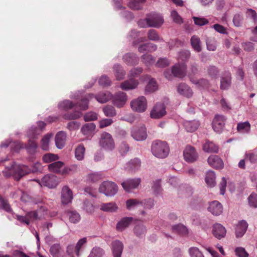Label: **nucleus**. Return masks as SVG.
<instances>
[{
    "label": "nucleus",
    "mask_w": 257,
    "mask_h": 257,
    "mask_svg": "<svg viewBox=\"0 0 257 257\" xmlns=\"http://www.w3.org/2000/svg\"><path fill=\"white\" fill-rule=\"evenodd\" d=\"M29 172L28 166L19 165L14 162L10 166L6 167L3 173L7 178L12 176L16 180L19 181Z\"/></svg>",
    "instance_id": "obj_1"
},
{
    "label": "nucleus",
    "mask_w": 257,
    "mask_h": 257,
    "mask_svg": "<svg viewBox=\"0 0 257 257\" xmlns=\"http://www.w3.org/2000/svg\"><path fill=\"white\" fill-rule=\"evenodd\" d=\"M151 151L155 157L164 158L168 155L169 148L166 142L157 140L152 143Z\"/></svg>",
    "instance_id": "obj_2"
},
{
    "label": "nucleus",
    "mask_w": 257,
    "mask_h": 257,
    "mask_svg": "<svg viewBox=\"0 0 257 257\" xmlns=\"http://www.w3.org/2000/svg\"><path fill=\"white\" fill-rule=\"evenodd\" d=\"M99 145L106 151H112L115 148V143L112 136L107 132H103L100 137Z\"/></svg>",
    "instance_id": "obj_3"
},
{
    "label": "nucleus",
    "mask_w": 257,
    "mask_h": 257,
    "mask_svg": "<svg viewBox=\"0 0 257 257\" xmlns=\"http://www.w3.org/2000/svg\"><path fill=\"white\" fill-rule=\"evenodd\" d=\"M99 190L107 196L114 195L117 192L118 188L116 184L110 181H104L100 186Z\"/></svg>",
    "instance_id": "obj_4"
},
{
    "label": "nucleus",
    "mask_w": 257,
    "mask_h": 257,
    "mask_svg": "<svg viewBox=\"0 0 257 257\" xmlns=\"http://www.w3.org/2000/svg\"><path fill=\"white\" fill-rule=\"evenodd\" d=\"M63 162L61 161H57L49 164L48 168L50 172L58 173L62 174L69 173L70 171L76 168V166H73L70 168H65L63 169Z\"/></svg>",
    "instance_id": "obj_5"
},
{
    "label": "nucleus",
    "mask_w": 257,
    "mask_h": 257,
    "mask_svg": "<svg viewBox=\"0 0 257 257\" xmlns=\"http://www.w3.org/2000/svg\"><path fill=\"white\" fill-rule=\"evenodd\" d=\"M39 183L41 186H44L50 188L56 187L58 183L57 177L52 174H47L43 177L40 181L39 180H34Z\"/></svg>",
    "instance_id": "obj_6"
},
{
    "label": "nucleus",
    "mask_w": 257,
    "mask_h": 257,
    "mask_svg": "<svg viewBox=\"0 0 257 257\" xmlns=\"http://www.w3.org/2000/svg\"><path fill=\"white\" fill-rule=\"evenodd\" d=\"M131 136L137 141H143L147 138L146 127L144 125L134 126L131 129Z\"/></svg>",
    "instance_id": "obj_7"
},
{
    "label": "nucleus",
    "mask_w": 257,
    "mask_h": 257,
    "mask_svg": "<svg viewBox=\"0 0 257 257\" xmlns=\"http://www.w3.org/2000/svg\"><path fill=\"white\" fill-rule=\"evenodd\" d=\"M147 100L143 96H140L137 99L133 100L131 103V106L133 110L139 112H144L147 108Z\"/></svg>",
    "instance_id": "obj_8"
},
{
    "label": "nucleus",
    "mask_w": 257,
    "mask_h": 257,
    "mask_svg": "<svg viewBox=\"0 0 257 257\" xmlns=\"http://www.w3.org/2000/svg\"><path fill=\"white\" fill-rule=\"evenodd\" d=\"M147 17L149 27L158 28L164 23L163 17L158 13H151L147 14Z\"/></svg>",
    "instance_id": "obj_9"
},
{
    "label": "nucleus",
    "mask_w": 257,
    "mask_h": 257,
    "mask_svg": "<svg viewBox=\"0 0 257 257\" xmlns=\"http://www.w3.org/2000/svg\"><path fill=\"white\" fill-rule=\"evenodd\" d=\"M165 105L162 103H157L150 112V116L152 118L159 119L164 116L166 113Z\"/></svg>",
    "instance_id": "obj_10"
},
{
    "label": "nucleus",
    "mask_w": 257,
    "mask_h": 257,
    "mask_svg": "<svg viewBox=\"0 0 257 257\" xmlns=\"http://www.w3.org/2000/svg\"><path fill=\"white\" fill-rule=\"evenodd\" d=\"M38 128L36 126H32L27 132V136L30 139H37L41 134L43 130L46 126V123L42 121L38 122Z\"/></svg>",
    "instance_id": "obj_11"
},
{
    "label": "nucleus",
    "mask_w": 257,
    "mask_h": 257,
    "mask_svg": "<svg viewBox=\"0 0 257 257\" xmlns=\"http://www.w3.org/2000/svg\"><path fill=\"white\" fill-rule=\"evenodd\" d=\"M226 118L222 115H216L212 121L213 130L218 133L222 132L225 125Z\"/></svg>",
    "instance_id": "obj_12"
},
{
    "label": "nucleus",
    "mask_w": 257,
    "mask_h": 257,
    "mask_svg": "<svg viewBox=\"0 0 257 257\" xmlns=\"http://www.w3.org/2000/svg\"><path fill=\"white\" fill-rule=\"evenodd\" d=\"M111 99L114 105L118 107H121L125 104L127 100V96L124 92L119 91L113 96L112 95Z\"/></svg>",
    "instance_id": "obj_13"
},
{
    "label": "nucleus",
    "mask_w": 257,
    "mask_h": 257,
    "mask_svg": "<svg viewBox=\"0 0 257 257\" xmlns=\"http://www.w3.org/2000/svg\"><path fill=\"white\" fill-rule=\"evenodd\" d=\"M187 66L184 63L175 65L172 69L171 73L179 78H182L186 75Z\"/></svg>",
    "instance_id": "obj_14"
},
{
    "label": "nucleus",
    "mask_w": 257,
    "mask_h": 257,
    "mask_svg": "<svg viewBox=\"0 0 257 257\" xmlns=\"http://www.w3.org/2000/svg\"><path fill=\"white\" fill-rule=\"evenodd\" d=\"M183 154L184 159L188 162H193L198 158V154L195 151V149L190 146H187L186 147Z\"/></svg>",
    "instance_id": "obj_15"
},
{
    "label": "nucleus",
    "mask_w": 257,
    "mask_h": 257,
    "mask_svg": "<svg viewBox=\"0 0 257 257\" xmlns=\"http://www.w3.org/2000/svg\"><path fill=\"white\" fill-rule=\"evenodd\" d=\"M73 193L71 190L67 186L62 188L61 191V202L63 204H68L73 199Z\"/></svg>",
    "instance_id": "obj_16"
},
{
    "label": "nucleus",
    "mask_w": 257,
    "mask_h": 257,
    "mask_svg": "<svg viewBox=\"0 0 257 257\" xmlns=\"http://www.w3.org/2000/svg\"><path fill=\"white\" fill-rule=\"evenodd\" d=\"M140 178L129 179L121 183L123 188L127 192L138 187L141 183Z\"/></svg>",
    "instance_id": "obj_17"
},
{
    "label": "nucleus",
    "mask_w": 257,
    "mask_h": 257,
    "mask_svg": "<svg viewBox=\"0 0 257 257\" xmlns=\"http://www.w3.org/2000/svg\"><path fill=\"white\" fill-rule=\"evenodd\" d=\"M208 210L213 215L218 216L223 211L222 204L217 201H213L209 203Z\"/></svg>",
    "instance_id": "obj_18"
},
{
    "label": "nucleus",
    "mask_w": 257,
    "mask_h": 257,
    "mask_svg": "<svg viewBox=\"0 0 257 257\" xmlns=\"http://www.w3.org/2000/svg\"><path fill=\"white\" fill-rule=\"evenodd\" d=\"M212 233L216 238L220 239L225 237L226 230L221 224L216 223L213 226Z\"/></svg>",
    "instance_id": "obj_19"
},
{
    "label": "nucleus",
    "mask_w": 257,
    "mask_h": 257,
    "mask_svg": "<svg viewBox=\"0 0 257 257\" xmlns=\"http://www.w3.org/2000/svg\"><path fill=\"white\" fill-rule=\"evenodd\" d=\"M248 227V224L245 220L239 221L235 228V236L237 238L241 237L245 233Z\"/></svg>",
    "instance_id": "obj_20"
},
{
    "label": "nucleus",
    "mask_w": 257,
    "mask_h": 257,
    "mask_svg": "<svg viewBox=\"0 0 257 257\" xmlns=\"http://www.w3.org/2000/svg\"><path fill=\"white\" fill-rule=\"evenodd\" d=\"M139 82L135 79L128 78V80H126L121 83L120 87L123 90H129L134 89L138 86Z\"/></svg>",
    "instance_id": "obj_21"
},
{
    "label": "nucleus",
    "mask_w": 257,
    "mask_h": 257,
    "mask_svg": "<svg viewBox=\"0 0 257 257\" xmlns=\"http://www.w3.org/2000/svg\"><path fill=\"white\" fill-rule=\"evenodd\" d=\"M112 250L114 257H121L123 248L122 242L118 240L112 242Z\"/></svg>",
    "instance_id": "obj_22"
},
{
    "label": "nucleus",
    "mask_w": 257,
    "mask_h": 257,
    "mask_svg": "<svg viewBox=\"0 0 257 257\" xmlns=\"http://www.w3.org/2000/svg\"><path fill=\"white\" fill-rule=\"evenodd\" d=\"M208 164L216 169H221L223 167L222 160L216 155L210 156L207 160Z\"/></svg>",
    "instance_id": "obj_23"
},
{
    "label": "nucleus",
    "mask_w": 257,
    "mask_h": 257,
    "mask_svg": "<svg viewBox=\"0 0 257 257\" xmlns=\"http://www.w3.org/2000/svg\"><path fill=\"white\" fill-rule=\"evenodd\" d=\"M66 135L63 131L59 132L55 136V144L57 148L62 149L65 144Z\"/></svg>",
    "instance_id": "obj_24"
},
{
    "label": "nucleus",
    "mask_w": 257,
    "mask_h": 257,
    "mask_svg": "<svg viewBox=\"0 0 257 257\" xmlns=\"http://www.w3.org/2000/svg\"><path fill=\"white\" fill-rule=\"evenodd\" d=\"M178 93L186 97H191L193 95L192 90L185 83H180L177 87Z\"/></svg>",
    "instance_id": "obj_25"
},
{
    "label": "nucleus",
    "mask_w": 257,
    "mask_h": 257,
    "mask_svg": "<svg viewBox=\"0 0 257 257\" xmlns=\"http://www.w3.org/2000/svg\"><path fill=\"white\" fill-rule=\"evenodd\" d=\"M134 232L139 237H143L147 232V228L142 222L137 223L134 227Z\"/></svg>",
    "instance_id": "obj_26"
},
{
    "label": "nucleus",
    "mask_w": 257,
    "mask_h": 257,
    "mask_svg": "<svg viewBox=\"0 0 257 257\" xmlns=\"http://www.w3.org/2000/svg\"><path fill=\"white\" fill-rule=\"evenodd\" d=\"M133 217H125L122 218L116 224V228L118 231H121L125 229L133 221Z\"/></svg>",
    "instance_id": "obj_27"
},
{
    "label": "nucleus",
    "mask_w": 257,
    "mask_h": 257,
    "mask_svg": "<svg viewBox=\"0 0 257 257\" xmlns=\"http://www.w3.org/2000/svg\"><path fill=\"white\" fill-rule=\"evenodd\" d=\"M113 72L117 80L123 79L125 75V72L119 64L114 65Z\"/></svg>",
    "instance_id": "obj_28"
},
{
    "label": "nucleus",
    "mask_w": 257,
    "mask_h": 257,
    "mask_svg": "<svg viewBox=\"0 0 257 257\" xmlns=\"http://www.w3.org/2000/svg\"><path fill=\"white\" fill-rule=\"evenodd\" d=\"M157 49V46L156 45L152 43H147L140 45L138 48V51L140 53H143L146 52H153L156 51Z\"/></svg>",
    "instance_id": "obj_29"
},
{
    "label": "nucleus",
    "mask_w": 257,
    "mask_h": 257,
    "mask_svg": "<svg viewBox=\"0 0 257 257\" xmlns=\"http://www.w3.org/2000/svg\"><path fill=\"white\" fill-rule=\"evenodd\" d=\"M94 95L92 94H88L82 98L79 102L76 104V105L80 107V110H85L88 107V101L92 98Z\"/></svg>",
    "instance_id": "obj_30"
},
{
    "label": "nucleus",
    "mask_w": 257,
    "mask_h": 257,
    "mask_svg": "<svg viewBox=\"0 0 257 257\" xmlns=\"http://www.w3.org/2000/svg\"><path fill=\"white\" fill-rule=\"evenodd\" d=\"M185 130L188 132L195 131L199 126V121L196 120L185 121L183 123Z\"/></svg>",
    "instance_id": "obj_31"
},
{
    "label": "nucleus",
    "mask_w": 257,
    "mask_h": 257,
    "mask_svg": "<svg viewBox=\"0 0 257 257\" xmlns=\"http://www.w3.org/2000/svg\"><path fill=\"white\" fill-rule=\"evenodd\" d=\"M123 61L127 65H133L138 62V58L134 53H127L123 57Z\"/></svg>",
    "instance_id": "obj_32"
},
{
    "label": "nucleus",
    "mask_w": 257,
    "mask_h": 257,
    "mask_svg": "<svg viewBox=\"0 0 257 257\" xmlns=\"http://www.w3.org/2000/svg\"><path fill=\"white\" fill-rule=\"evenodd\" d=\"M35 139L29 138V140L25 147L28 153L31 155L34 154L38 148V144L34 140Z\"/></svg>",
    "instance_id": "obj_33"
},
{
    "label": "nucleus",
    "mask_w": 257,
    "mask_h": 257,
    "mask_svg": "<svg viewBox=\"0 0 257 257\" xmlns=\"http://www.w3.org/2000/svg\"><path fill=\"white\" fill-rule=\"evenodd\" d=\"M118 209L116 204L113 202L102 203L100 206V209L103 211L113 212Z\"/></svg>",
    "instance_id": "obj_34"
},
{
    "label": "nucleus",
    "mask_w": 257,
    "mask_h": 257,
    "mask_svg": "<svg viewBox=\"0 0 257 257\" xmlns=\"http://www.w3.org/2000/svg\"><path fill=\"white\" fill-rule=\"evenodd\" d=\"M111 98L112 94L108 91L100 92L95 96L96 99L102 103L106 102Z\"/></svg>",
    "instance_id": "obj_35"
},
{
    "label": "nucleus",
    "mask_w": 257,
    "mask_h": 257,
    "mask_svg": "<svg viewBox=\"0 0 257 257\" xmlns=\"http://www.w3.org/2000/svg\"><path fill=\"white\" fill-rule=\"evenodd\" d=\"M190 43L194 51L197 52H200L202 51L201 43L198 37L195 35L193 36L190 39Z\"/></svg>",
    "instance_id": "obj_36"
},
{
    "label": "nucleus",
    "mask_w": 257,
    "mask_h": 257,
    "mask_svg": "<svg viewBox=\"0 0 257 257\" xmlns=\"http://www.w3.org/2000/svg\"><path fill=\"white\" fill-rule=\"evenodd\" d=\"M141 166V161L138 158L131 160L126 164V169L128 171H135L138 170Z\"/></svg>",
    "instance_id": "obj_37"
},
{
    "label": "nucleus",
    "mask_w": 257,
    "mask_h": 257,
    "mask_svg": "<svg viewBox=\"0 0 257 257\" xmlns=\"http://www.w3.org/2000/svg\"><path fill=\"white\" fill-rule=\"evenodd\" d=\"M171 229L174 233L184 235L188 234L187 227L182 224L174 225L172 226Z\"/></svg>",
    "instance_id": "obj_38"
},
{
    "label": "nucleus",
    "mask_w": 257,
    "mask_h": 257,
    "mask_svg": "<svg viewBox=\"0 0 257 257\" xmlns=\"http://www.w3.org/2000/svg\"><path fill=\"white\" fill-rule=\"evenodd\" d=\"M203 149L207 153H217L218 148L213 142L207 141L203 146Z\"/></svg>",
    "instance_id": "obj_39"
},
{
    "label": "nucleus",
    "mask_w": 257,
    "mask_h": 257,
    "mask_svg": "<svg viewBox=\"0 0 257 257\" xmlns=\"http://www.w3.org/2000/svg\"><path fill=\"white\" fill-rule=\"evenodd\" d=\"M231 85V75L227 73L225 76L221 77L220 82V89L222 90L227 89Z\"/></svg>",
    "instance_id": "obj_40"
},
{
    "label": "nucleus",
    "mask_w": 257,
    "mask_h": 257,
    "mask_svg": "<svg viewBox=\"0 0 257 257\" xmlns=\"http://www.w3.org/2000/svg\"><path fill=\"white\" fill-rule=\"evenodd\" d=\"M205 182L207 185L210 187H213L215 186V175L213 171H209L207 172Z\"/></svg>",
    "instance_id": "obj_41"
},
{
    "label": "nucleus",
    "mask_w": 257,
    "mask_h": 257,
    "mask_svg": "<svg viewBox=\"0 0 257 257\" xmlns=\"http://www.w3.org/2000/svg\"><path fill=\"white\" fill-rule=\"evenodd\" d=\"M53 137L51 133L47 134L45 135L41 140V148L44 151H48L49 149V142L50 139Z\"/></svg>",
    "instance_id": "obj_42"
},
{
    "label": "nucleus",
    "mask_w": 257,
    "mask_h": 257,
    "mask_svg": "<svg viewBox=\"0 0 257 257\" xmlns=\"http://www.w3.org/2000/svg\"><path fill=\"white\" fill-rule=\"evenodd\" d=\"M146 0H132L129 3V7L135 10H139L142 9L143 4L146 2Z\"/></svg>",
    "instance_id": "obj_43"
},
{
    "label": "nucleus",
    "mask_w": 257,
    "mask_h": 257,
    "mask_svg": "<svg viewBox=\"0 0 257 257\" xmlns=\"http://www.w3.org/2000/svg\"><path fill=\"white\" fill-rule=\"evenodd\" d=\"M69 221L73 223L78 222L81 218L80 214L76 211H70L67 212Z\"/></svg>",
    "instance_id": "obj_44"
},
{
    "label": "nucleus",
    "mask_w": 257,
    "mask_h": 257,
    "mask_svg": "<svg viewBox=\"0 0 257 257\" xmlns=\"http://www.w3.org/2000/svg\"><path fill=\"white\" fill-rule=\"evenodd\" d=\"M237 130L240 133H248L250 129V125L248 121L239 122L237 125Z\"/></svg>",
    "instance_id": "obj_45"
},
{
    "label": "nucleus",
    "mask_w": 257,
    "mask_h": 257,
    "mask_svg": "<svg viewBox=\"0 0 257 257\" xmlns=\"http://www.w3.org/2000/svg\"><path fill=\"white\" fill-rule=\"evenodd\" d=\"M75 105V104H74L71 101L65 100L59 103L58 107L60 109H62L64 110L67 111L72 109Z\"/></svg>",
    "instance_id": "obj_46"
},
{
    "label": "nucleus",
    "mask_w": 257,
    "mask_h": 257,
    "mask_svg": "<svg viewBox=\"0 0 257 257\" xmlns=\"http://www.w3.org/2000/svg\"><path fill=\"white\" fill-rule=\"evenodd\" d=\"M148 38L153 41H163V39L161 38L157 31L154 29H151L148 33Z\"/></svg>",
    "instance_id": "obj_47"
},
{
    "label": "nucleus",
    "mask_w": 257,
    "mask_h": 257,
    "mask_svg": "<svg viewBox=\"0 0 257 257\" xmlns=\"http://www.w3.org/2000/svg\"><path fill=\"white\" fill-rule=\"evenodd\" d=\"M83 210H84L86 212L91 214L94 212L95 210V207L93 204L88 201V200H85L84 201L83 203Z\"/></svg>",
    "instance_id": "obj_48"
},
{
    "label": "nucleus",
    "mask_w": 257,
    "mask_h": 257,
    "mask_svg": "<svg viewBox=\"0 0 257 257\" xmlns=\"http://www.w3.org/2000/svg\"><path fill=\"white\" fill-rule=\"evenodd\" d=\"M82 113L80 111H74L71 113H67L64 115V118L67 120L76 119L80 118Z\"/></svg>",
    "instance_id": "obj_49"
},
{
    "label": "nucleus",
    "mask_w": 257,
    "mask_h": 257,
    "mask_svg": "<svg viewBox=\"0 0 257 257\" xmlns=\"http://www.w3.org/2000/svg\"><path fill=\"white\" fill-rule=\"evenodd\" d=\"M95 126L93 122L86 123L82 127L81 132L84 135H88L95 129Z\"/></svg>",
    "instance_id": "obj_50"
},
{
    "label": "nucleus",
    "mask_w": 257,
    "mask_h": 257,
    "mask_svg": "<svg viewBox=\"0 0 257 257\" xmlns=\"http://www.w3.org/2000/svg\"><path fill=\"white\" fill-rule=\"evenodd\" d=\"M207 73L212 79H216L218 76L219 71L216 67L210 65L208 67Z\"/></svg>",
    "instance_id": "obj_51"
},
{
    "label": "nucleus",
    "mask_w": 257,
    "mask_h": 257,
    "mask_svg": "<svg viewBox=\"0 0 257 257\" xmlns=\"http://www.w3.org/2000/svg\"><path fill=\"white\" fill-rule=\"evenodd\" d=\"M103 112L107 117H113L116 114L115 108L111 105H107L103 107Z\"/></svg>",
    "instance_id": "obj_52"
},
{
    "label": "nucleus",
    "mask_w": 257,
    "mask_h": 257,
    "mask_svg": "<svg viewBox=\"0 0 257 257\" xmlns=\"http://www.w3.org/2000/svg\"><path fill=\"white\" fill-rule=\"evenodd\" d=\"M157 88L158 86L156 81L154 79L151 78L146 86L145 90L146 92L151 93L155 91Z\"/></svg>",
    "instance_id": "obj_53"
},
{
    "label": "nucleus",
    "mask_w": 257,
    "mask_h": 257,
    "mask_svg": "<svg viewBox=\"0 0 257 257\" xmlns=\"http://www.w3.org/2000/svg\"><path fill=\"white\" fill-rule=\"evenodd\" d=\"M85 148L82 145H79L75 150V157L78 160H82L84 158Z\"/></svg>",
    "instance_id": "obj_54"
},
{
    "label": "nucleus",
    "mask_w": 257,
    "mask_h": 257,
    "mask_svg": "<svg viewBox=\"0 0 257 257\" xmlns=\"http://www.w3.org/2000/svg\"><path fill=\"white\" fill-rule=\"evenodd\" d=\"M207 49L209 51H214L216 49V41L213 38H207L206 39Z\"/></svg>",
    "instance_id": "obj_55"
},
{
    "label": "nucleus",
    "mask_w": 257,
    "mask_h": 257,
    "mask_svg": "<svg viewBox=\"0 0 257 257\" xmlns=\"http://www.w3.org/2000/svg\"><path fill=\"white\" fill-rule=\"evenodd\" d=\"M161 180L157 179L153 181L152 183V189L156 194H159L162 192V189L161 185Z\"/></svg>",
    "instance_id": "obj_56"
},
{
    "label": "nucleus",
    "mask_w": 257,
    "mask_h": 257,
    "mask_svg": "<svg viewBox=\"0 0 257 257\" xmlns=\"http://www.w3.org/2000/svg\"><path fill=\"white\" fill-rule=\"evenodd\" d=\"M171 17L173 21L176 24H181L183 23V19L176 10L171 11Z\"/></svg>",
    "instance_id": "obj_57"
},
{
    "label": "nucleus",
    "mask_w": 257,
    "mask_h": 257,
    "mask_svg": "<svg viewBox=\"0 0 257 257\" xmlns=\"http://www.w3.org/2000/svg\"><path fill=\"white\" fill-rule=\"evenodd\" d=\"M188 252L190 257H204L203 253L196 247L189 248Z\"/></svg>",
    "instance_id": "obj_58"
},
{
    "label": "nucleus",
    "mask_w": 257,
    "mask_h": 257,
    "mask_svg": "<svg viewBox=\"0 0 257 257\" xmlns=\"http://www.w3.org/2000/svg\"><path fill=\"white\" fill-rule=\"evenodd\" d=\"M143 72V69L141 67L134 68L131 69L129 72L128 77L135 79L138 77Z\"/></svg>",
    "instance_id": "obj_59"
},
{
    "label": "nucleus",
    "mask_w": 257,
    "mask_h": 257,
    "mask_svg": "<svg viewBox=\"0 0 257 257\" xmlns=\"http://www.w3.org/2000/svg\"><path fill=\"white\" fill-rule=\"evenodd\" d=\"M58 159V156L53 154L48 153L44 155L43 157V160L45 163H48L52 161H55Z\"/></svg>",
    "instance_id": "obj_60"
},
{
    "label": "nucleus",
    "mask_w": 257,
    "mask_h": 257,
    "mask_svg": "<svg viewBox=\"0 0 257 257\" xmlns=\"http://www.w3.org/2000/svg\"><path fill=\"white\" fill-rule=\"evenodd\" d=\"M248 202L250 207L257 208V194L251 193L248 197Z\"/></svg>",
    "instance_id": "obj_61"
},
{
    "label": "nucleus",
    "mask_w": 257,
    "mask_h": 257,
    "mask_svg": "<svg viewBox=\"0 0 257 257\" xmlns=\"http://www.w3.org/2000/svg\"><path fill=\"white\" fill-rule=\"evenodd\" d=\"M101 178V174L100 173H92L88 175L87 177V181L91 182H96Z\"/></svg>",
    "instance_id": "obj_62"
},
{
    "label": "nucleus",
    "mask_w": 257,
    "mask_h": 257,
    "mask_svg": "<svg viewBox=\"0 0 257 257\" xmlns=\"http://www.w3.org/2000/svg\"><path fill=\"white\" fill-rule=\"evenodd\" d=\"M178 57L179 60L183 62L187 61L190 57V52L189 50L182 51L179 53Z\"/></svg>",
    "instance_id": "obj_63"
},
{
    "label": "nucleus",
    "mask_w": 257,
    "mask_h": 257,
    "mask_svg": "<svg viewBox=\"0 0 257 257\" xmlns=\"http://www.w3.org/2000/svg\"><path fill=\"white\" fill-rule=\"evenodd\" d=\"M61 250V247L59 244H54L52 245L50 248V252L52 255L56 257L59 254Z\"/></svg>",
    "instance_id": "obj_64"
}]
</instances>
